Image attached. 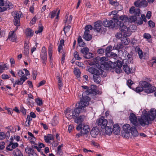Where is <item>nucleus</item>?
I'll return each instance as SVG.
<instances>
[{
    "label": "nucleus",
    "mask_w": 156,
    "mask_h": 156,
    "mask_svg": "<svg viewBox=\"0 0 156 156\" xmlns=\"http://www.w3.org/2000/svg\"><path fill=\"white\" fill-rule=\"evenodd\" d=\"M123 130L122 131V135L125 137H127L131 133L132 136L136 137L138 135V132L135 126L130 127L129 124H126L122 127Z\"/></svg>",
    "instance_id": "f257e3e1"
},
{
    "label": "nucleus",
    "mask_w": 156,
    "mask_h": 156,
    "mask_svg": "<svg viewBox=\"0 0 156 156\" xmlns=\"http://www.w3.org/2000/svg\"><path fill=\"white\" fill-rule=\"evenodd\" d=\"M30 75L29 71L26 69L18 70L17 75L20 78L17 80L16 83L18 84H23L28 79L27 76Z\"/></svg>",
    "instance_id": "f03ea898"
},
{
    "label": "nucleus",
    "mask_w": 156,
    "mask_h": 156,
    "mask_svg": "<svg viewBox=\"0 0 156 156\" xmlns=\"http://www.w3.org/2000/svg\"><path fill=\"white\" fill-rule=\"evenodd\" d=\"M149 118L146 113L144 115H141L140 118H138V126H141L144 127L146 125H148L151 123L152 121Z\"/></svg>",
    "instance_id": "7ed1b4c3"
},
{
    "label": "nucleus",
    "mask_w": 156,
    "mask_h": 156,
    "mask_svg": "<svg viewBox=\"0 0 156 156\" xmlns=\"http://www.w3.org/2000/svg\"><path fill=\"white\" fill-rule=\"evenodd\" d=\"M117 25L122 32L124 33L123 34L127 36H129L131 34L130 29L124 25L123 22H117Z\"/></svg>",
    "instance_id": "20e7f679"
},
{
    "label": "nucleus",
    "mask_w": 156,
    "mask_h": 156,
    "mask_svg": "<svg viewBox=\"0 0 156 156\" xmlns=\"http://www.w3.org/2000/svg\"><path fill=\"white\" fill-rule=\"evenodd\" d=\"M90 100V97L86 96L83 97V98L79 102L75 105V107H84L88 106L89 102Z\"/></svg>",
    "instance_id": "39448f33"
},
{
    "label": "nucleus",
    "mask_w": 156,
    "mask_h": 156,
    "mask_svg": "<svg viewBox=\"0 0 156 156\" xmlns=\"http://www.w3.org/2000/svg\"><path fill=\"white\" fill-rule=\"evenodd\" d=\"M96 124L98 126H101L102 129H105L107 125H109L107 120L105 119L104 117L103 116L97 120Z\"/></svg>",
    "instance_id": "423d86ee"
},
{
    "label": "nucleus",
    "mask_w": 156,
    "mask_h": 156,
    "mask_svg": "<svg viewBox=\"0 0 156 156\" xmlns=\"http://www.w3.org/2000/svg\"><path fill=\"white\" fill-rule=\"evenodd\" d=\"M12 15L14 18V25L16 26H20V19L21 17V13L20 12L15 11L12 12Z\"/></svg>",
    "instance_id": "0eeeda50"
},
{
    "label": "nucleus",
    "mask_w": 156,
    "mask_h": 156,
    "mask_svg": "<svg viewBox=\"0 0 156 156\" xmlns=\"http://www.w3.org/2000/svg\"><path fill=\"white\" fill-rule=\"evenodd\" d=\"M76 129L78 131L80 130L83 134H87L89 131L90 129L89 126L88 125H83L82 124H79L76 127Z\"/></svg>",
    "instance_id": "6e6552de"
},
{
    "label": "nucleus",
    "mask_w": 156,
    "mask_h": 156,
    "mask_svg": "<svg viewBox=\"0 0 156 156\" xmlns=\"http://www.w3.org/2000/svg\"><path fill=\"white\" fill-rule=\"evenodd\" d=\"M129 119L131 123L135 127H138V118L136 115L133 113L131 112L129 117Z\"/></svg>",
    "instance_id": "1a4fd4ad"
},
{
    "label": "nucleus",
    "mask_w": 156,
    "mask_h": 156,
    "mask_svg": "<svg viewBox=\"0 0 156 156\" xmlns=\"http://www.w3.org/2000/svg\"><path fill=\"white\" fill-rule=\"evenodd\" d=\"M40 57L42 60V62L44 65L46 64V61L47 59V52L46 49L45 47L43 46L42 47L40 54Z\"/></svg>",
    "instance_id": "9d476101"
},
{
    "label": "nucleus",
    "mask_w": 156,
    "mask_h": 156,
    "mask_svg": "<svg viewBox=\"0 0 156 156\" xmlns=\"http://www.w3.org/2000/svg\"><path fill=\"white\" fill-rule=\"evenodd\" d=\"M84 93H85L87 95L90 94L93 96H95L98 94L96 86L94 85L91 86L90 88L85 91Z\"/></svg>",
    "instance_id": "9b49d317"
},
{
    "label": "nucleus",
    "mask_w": 156,
    "mask_h": 156,
    "mask_svg": "<svg viewBox=\"0 0 156 156\" xmlns=\"http://www.w3.org/2000/svg\"><path fill=\"white\" fill-rule=\"evenodd\" d=\"M31 146L32 147L37 150L38 152H40L41 150V148L45 147L44 144L42 143H37L35 141H31Z\"/></svg>",
    "instance_id": "f8f14e48"
},
{
    "label": "nucleus",
    "mask_w": 156,
    "mask_h": 156,
    "mask_svg": "<svg viewBox=\"0 0 156 156\" xmlns=\"http://www.w3.org/2000/svg\"><path fill=\"white\" fill-rule=\"evenodd\" d=\"M109 121V125H107L105 128V133L107 134L110 135L113 132V130L112 126L113 125L114 122L111 119Z\"/></svg>",
    "instance_id": "ddd939ff"
},
{
    "label": "nucleus",
    "mask_w": 156,
    "mask_h": 156,
    "mask_svg": "<svg viewBox=\"0 0 156 156\" xmlns=\"http://www.w3.org/2000/svg\"><path fill=\"white\" fill-rule=\"evenodd\" d=\"M11 141H10L8 145L6 147V149L8 151H12L13 149L15 148L18 146L19 144L17 143H13V139L12 137L11 139Z\"/></svg>",
    "instance_id": "4468645a"
},
{
    "label": "nucleus",
    "mask_w": 156,
    "mask_h": 156,
    "mask_svg": "<svg viewBox=\"0 0 156 156\" xmlns=\"http://www.w3.org/2000/svg\"><path fill=\"white\" fill-rule=\"evenodd\" d=\"M8 39L13 42H16L18 40L17 36L14 31H10L8 36Z\"/></svg>",
    "instance_id": "2eb2a0df"
},
{
    "label": "nucleus",
    "mask_w": 156,
    "mask_h": 156,
    "mask_svg": "<svg viewBox=\"0 0 156 156\" xmlns=\"http://www.w3.org/2000/svg\"><path fill=\"white\" fill-rule=\"evenodd\" d=\"M151 121L153 120L156 117V110L154 108H152L148 113H146Z\"/></svg>",
    "instance_id": "dca6fc26"
},
{
    "label": "nucleus",
    "mask_w": 156,
    "mask_h": 156,
    "mask_svg": "<svg viewBox=\"0 0 156 156\" xmlns=\"http://www.w3.org/2000/svg\"><path fill=\"white\" fill-rule=\"evenodd\" d=\"M34 149L32 147V146L30 147H27L25 149V151L28 154V156H37L34 150Z\"/></svg>",
    "instance_id": "f3484780"
},
{
    "label": "nucleus",
    "mask_w": 156,
    "mask_h": 156,
    "mask_svg": "<svg viewBox=\"0 0 156 156\" xmlns=\"http://www.w3.org/2000/svg\"><path fill=\"white\" fill-rule=\"evenodd\" d=\"M102 24L105 27L113 28L114 25V23L112 20L106 19L104 20Z\"/></svg>",
    "instance_id": "a211bd4d"
},
{
    "label": "nucleus",
    "mask_w": 156,
    "mask_h": 156,
    "mask_svg": "<svg viewBox=\"0 0 156 156\" xmlns=\"http://www.w3.org/2000/svg\"><path fill=\"white\" fill-rule=\"evenodd\" d=\"M134 5L137 7H146L147 6V3L145 1L137 0L134 3Z\"/></svg>",
    "instance_id": "6ab92c4d"
},
{
    "label": "nucleus",
    "mask_w": 156,
    "mask_h": 156,
    "mask_svg": "<svg viewBox=\"0 0 156 156\" xmlns=\"http://www.w3.org/2000/svg\"><path fill=\"white\" fill-rule=\"evenodd\" d=\"M83 110V108H75L72 112V117L73 119L78 116L80 113Z\"/></svg>",
    "instance_id": "aec40b11"
},
{
    "label": "nucleus",
    "mask_w": 156,
    "mask_h": 156,
    "mask_svg": "<svg viewBox=\"0 0 156 156\" xmlns=\"http://www.w3.org/2000/svg\"><path fill=\"white\" fill-rule=\"evenodd\" d=\"M102 23L100 21H98L94 23V29L98 32H100L102 30Z\"/></svg>",
    "instance_id": "412c9836"
},
{
    "label": "nucleus",
    "mask_w": 156,
    "mask_h": 156,
    "mask_svg": "<svg viewBox=\"0 0 156 156\" xmlns=\"http://www.w3.org/2000/svg\"><path fill=\"white\" fill-rule=\"evenodd\" d=\"M145 89L144 92L147 94H150L154 92L156 90V87L150 84V85Z\"/></svg>",
    "instance_id": "4be33fe9"
},
{
    "label": "nucleus",
    "mask_w": 156,
    "mask_h": 156,
    "mask_svg": "<svg viewBox=\"0 0 156 156\" xmlns=\"http://www.w3.org/2000/svg\"><path fill=\"white\" fill-rule=\"evenodd\" d=\"M99 133V129L97 127H94L90 132V134L91 136L95 138L98 134Z\"/></svg>",
    "instance_id": "5701e85b"
},
{
    "label": "nucleus",
    "mask_w": 156,
    "mask_h": 156,
    "mask_svg": "<svg viewBox=\"0 0 156 156\" xmlns=\"http://www.w3.org/2000/svg\"><path fill=\"white\" fill-rule=\"evenodd\" d=\"M52 44H50L48 48V54L50 59V63H52L53 61L52 58Z\"/></svg>",
    "instance_id": "b1692460"
},
{
    "label": "nucleus",
    "mask_w": 156,
    "mask_h": 156,
    "mask_svg": "<svg viewBox=\"0 0 156 156\" xmlns=\"http://www.w3.org/2000/svg\"><path fill=\"white\" fill-rule=\"evenodd\" d=\"M123 69L125 73L127 74H129L130 73H133L135 71L134 69L130 68L127 65H123Z\"/></svg>",
    "instance_id": "393cba45"
},
{
    "label": "nucleus",
    "mask_w": 156,
    "mask_h": 156,
    "mask_svg": "<svg viewBox=\"0 0 156 156\" xmlns=\"http://www.w3.org/2000/svg\"><path fill=\"white\" fill-rule=\"evenodd\" d=\"M135 51L138 53L139 57L141 59L144 58L145 56L144 53L140 49L139 46H137L136 47Z\"/></svg>",
    "instance_id": "a878e982"
},
{
    "label": "nucleus",
    "mask_w": 156,
    "mask_h": 156,
    "mask_svg": "<svg viewBox=\"0 0 156 156\" xmlns=\"http://www.w3.org/2000/svg\"><path fill=\"white\" fill-rule=\"evenodd\" d=\"M85 116L83 115H80L73 118L74 122L77 124H82V123L83 122Z\"/></svg>",
    "instance_id": "bb28decb"
},
{
    "label": "nucleus",
    "mask_w": 156,
    "mask_h": 156,
    "mask_svg": "<svg viewBox=\"0 0 156 156\" xmlns=\"http://www.w3.org/2000/svg\"><path fill=\"white\" fill-rule=\"evenodd\" d=\"M113 132L114 134H118L120 132V128L118 124H116L113 126Z\"/></svg>",
    "instance_id": "cd10ccee"
},
{
    "label": "nucleus",
    "mask_w": 156,
    "mask_h": 156,
    "mask_svg": "<svg viewBox=\"0 0 156 156\" xmlns=\"http://www.w3.org/2000/svg\"><path fill=\"white\" fill-rule=\"evenodd\" d=\"M99 72L98 73L93 75V79L94 82L97 84H100L101 81V77L99 76Z\"/></svg>",
    "instance_id": "c85d7f7f"
},
{
    "label": "nucleus",
    "mask_w": 156,
    "mask_h": 156,
    "mask_svg": "<svg viewBox=\"0 0 156 156\" xmlns=\"http://www.w3.org/2000/svg\"><path fill=\"white\" fill-rule=\"evenodd\" d=\"M88 72L94 75L98 73L99 72L98 70L92 67L88 66L87 67Z\"/></svg>",
    "instance_id": "c756f323"
},
{
    "label": "nucleus",
    "mask_w": 156,
    "mask_h": 156,
    "mask_svg": "<svg viewBox=\"0 0 156 156\" xmlns=\"http://www.w3.org/2000/svg\"><path fill=\"white\" fill-rule=\"evenodd\" d=\"M83 37L86 41H89L91 39L92 36L90 34V32H89L85 31Z\"/></svg>",
    "instance_id": "7c9ffc66"
},
{
    "label": "nucleus",
    "mask_w": 156,
    "mask_h": 156,
    "mask_svg": "<svg viewBox=\"0 0 156 156\" xmlns=\"http://www.w3.org/2000/svg\"><path fill=\"white\" fill-rule=\"evenodd\" d=\"M66 20H64V23L65 25H67L71 23L73 18L72 16L71 15L69 16V17H68L67 14H66L65 17Z\"/></svg>",
    "instance_id": "2f4dec72"
},
{
    "label": "nucleus",
    "mask_w": 156,
    "mask_h": 156,
    "mask_svg": "<svg viewBox=\"0 0 156 156\" xmlns=\"http://www.w3.org/2000/svg\"><path fill=\"white\" fill-rule=\"evenodd\" d=\"M25 34L27 37H31L34 35V32L30 28H28L26 29Z\"/></svg>",
    "instance_id": "473e14b6"
},
{
    "label": "nucleus",
    "mask_w": 156,
    "mask_h": 156,
    "mask_svg": "<svg viewBox=\"0 0 156 156\" xmlns=\"http://www.w3.org/2000/svg\"><path fill=\"white\" fill-rule=\"evenodd\" d=\"M29 45L28 44L25 42L24 44L23 53L26 55H28L29 53Z\"/></svg>",
    "instance_id": "72a5a7b5"
},
{
    "label": "nucleus",
    "mask_w": 156,
    "mask_h": 156,
    "mask_svg": "<svg viewBox=\"0 0 156 156\" xmlns=\"http://www.w3.org/2000/svg\"><path fill=\"white\" fill-rule=\"evenodd\" d=\"M4 6L6 8V9H11L13 7V4L9 1H6L5 2Z\"/></svg>",
    "instance_id": "f704fd0d"
},
{
    "label": "nucleus",
    "mask_w": 156,
    "mask_h": 156,
    "mask_svg": "<svg viewBox=\"0 0 156 156\" xmlns=\"http://www.w3.org/2000/svg\"><path fill=\"white\" fill-rule=\"evenodd\" d=\"M140 84L143 88H147L150 85V83L146 81H142L140 82Z\"/></svg>",
    "instance_id": "c9c22d12"
},
{
    "label": "nucleus",
    "mask_w": 156,
    "mask_h": 156,
    "mask_svg": "<svg viewBox=\"0 0 156 156\" xmlns=\"http://www.w3.org/2000/svg\"><path fill=\"white\" fill-rule=\"evenodd\" d=\"M9 67V65L7 64H5L3 65H0V74L3 72L5 69H8Z\"/></svg>",
    "instance_id": "e433bc0d"
},
{
    "label": "nucleus",
    "mask_w": 156,
    "mask_h": 156,
    "mask_svg": "<svg viewBox=\"0 0 156 156\" xmlns=\"http://www.w3.org/2000/svg\"><path fill=\"white\" fill-rule=\"evenodd\" d=\"M58 118L56 116H54L52 120L51 124L52 126H55L58 123Z\"/></svg>",
    "instance_id": "4c0bfd02"
},
{
    "label": "nucleus",
    "mask_w": 156,
    "mask_h": 156,
    "mask_svg": "<svg viewBox=\"0 0 156 156\" xmlns=\"http://www.w3.org/2000/svg\"><path fill=\"white\" fill-rule=\"evenodd\" d=\"M122 43L125 45H128L129 43V38L126 37H122L121 38Z\"/></svg>",
    "instance_id": "58836bf2"
},
{
    "label": "nucleus",
    "mask_w": 156,
    "mask_h": 156,
    "mask_svg": "<svg viewBox=\"0 0 156 156\" xmlns=\"http://www.w3.org/2000/svg\"><path fill=\"white\" fill-rule=\"evenodd\" d=\"M35 102L37 105L40 106H41L43 103L42 99L39 98H37L35 99Z\"/></svg>",
    "instance_id": "ea45409f"
},
{
    "label": "nucleus",
    "mask_w": 156,
    "mask_h": 156,
    "mask_svg": "<svg viewBox=\"0 0 156 156\" xmlns=\"http://www.w3.org/2000/svg\"><path fill=\"white\" fill-rule=\"evenodd\" d=\"M112 47L111 46H109L107 47L105 50L106 52V56H109V54L111 52H110L112 50Z\"/></svg>",
    "instance_id": "a19ab883"
},
{
    "label": "nucleus",
    "mask_w": 156,
    "mask_h": 156,
    "mask_svg": "<svg viewBox=\"0 0 156 156\" xmlns=\"http://www.w3.org/2000/svg\"><path fill=\"white\" fill-rule=\"evenodd\" d=\"M145 89L143 88L141 86L140 87H136L135 89L134 90L137 93L139 94L144 91V92Z\"/></svg>",
    "instance_id": "79ce46f5"
},
{
    "label": "nucleus",
    "mask_w": 156,
    "mask_h": 156,
    "mask_svg": "<svg viewBox=\"0 0 156 156\" xmlns=\"http://www.w3.org/2000/svg\"><path fill=\"white\" fill-rule=\"evenodd\" d=\"M28 134L30 137H29L28 138L30 140V143L31 144V141H35L36 140V139L33 134L31 133L28 132Z\"/></svg>",
    "instance_id": "37998d69"
},
{
    "label": "nucleus",
    "mask_w": 156,
    "mask_h": 156,
    "mask_svg": "<svg viewBox=\"0 0 156 156\" xmlns=\"http://www.w3.org/2000/svg\"><path fill=\"white\" fill-rule=\"evenodd\" d=\"M32 121V118H30V117L29 116H27V120L26 121V122H27V124H26V126L29 127L30 126V125L31 123V122Z\"/></svg>",
    "instance_id": "c03bdc74"
},
{
    "label": "nucleus",
    "mask_w": 156,
    "mask_h": 156,
    "mask_svg": "<svg viewBox=\"0 0 156 156\" xmlns=\"http://www.w3.org/2000/svg\"><path fill=\"white\" fill-rule=\"evenodd\" d=\"M123 47V45L121 43L115 44L113 47V48L116 50H118Z\"/></svg>",
    "instance_id": "a18cd8bd"
},
{
    "label": "nucleus",
    "mask_w": 156,
    "mask_h": 156,
    "mask_svg": "<svg viewBox=\"0 0 156 156\" xmlns=\"http://www.w3.org/2000/svg\"><path fill=\"white\" fill-rule=\"evenodd\" d=\"M74 73L77 77H79L81 74L80 70L79 69L75 68L74 69Z\"/></svg>",
    "instance_id": "49530a36"
},
{
    "label": "nucleus",
    "mask_w": 156,
    "mask_h": 156,
    "mask_svg": "<svg viewBox=\"0 0 156 156\" xmlns=\"http://www.w3.org/2000/svg\"><path fill=\"white\" fill-rule=\"evenodd\" d=\"M65 25V26L64 27L63 29V31L64 32L65 34H66V33L68 32L70 30L71 26L69 25Z\"/></svg>",
    "instance_id": "de8ad7c7"
},
{
    "label": "nucleus",
    "mask_w": 156,
    "mask_h": 156,
    "mask_svg": "<svg viewBox=\"0 0 156 156\" xmlns=\"http://www.w3.org/2000/svg\"><path fill=\"white\" fill-rule=\"evenodd\" d=\"M78 42L79 45L80 46H83L85 44L83 42V40L80 37H78Z\"/></svg>",
    "instance_id": "09e8293b"
},
{
    "label": "nucleus",
    "mask_w": 156,
    "mask_h": 156,
    "mask_svg": "<svg viewBox=\"0 0 156 156\" xmlns=\"http://www.w3.org/2000/svg\"><path fill=\"white\" fill-rule=\"evenodd\" d=\"M119 20L124 22H127L128 20V18L125 16H121L119 17Z\"/></svg>",
    "instance_id": "8fccbe9b"
},
{
    "label": "nucleus",
    "mask_w": 156,
    "mask_h": 156,
    "mask_svg": "<svg viewBox=\"0 0 156 156\" xmlns=\"http://www.w3.org/2000/svg\"><path fill=\"white\" fill-rule=\"evenodd\" d=\"M134 83L133 82V81L131 80H128L126 82V84L128 87L133 90H134V89L132 88L131 86Z\"/></svg>",
    "instance_id": "3c124183"
},
{
    "label": "nucleus",
    "mask_w": 156,
    "mask_h": 156,
    "mask_svg": "<svg viewBox=\"0 0 156 156\" xmlns=\"http://www.w3.org/2000/svg\"><path fill=\"white\" fill-rule=\"evenodd\" d=\"M74 57L76 59L80 60L81 59V58L80 57L78 52L76 51H75L73 53Z\"/></svg>",
    "instance_id": "603ef678"
},
{
    "label": "nucleus",
    "mask_w": 156,
    "mask_h": 156,
    "mask_svg": "<svg viewBox=\"0 0 156 156\" xmlns=\"http://www.w3.org/2000/svg\"><path fill=\"white\" fill-rule=\"evenodd\" d=\"M107 57H111L116 59L117 58V55L114 52H111L109 54V56H106Z\"/></svg>",
    "instance_id": "864d4df0"
},
{
    "label": "nucleus",
    "mask_w": 156,
    "mask_h": 156,
    "mask_svg": "<svg viewBox=\"0 0 156 156\" xmlns=\"http://www.w3.org/2000/svg\"><path fill=\"white\" fill-rule=\"evenodd\" d=\"M96 60L95 58H93L90 61L88 62L90 66H92L97 64Z\"/></svg>",
    "instance_id": "5fc2aeb1"
},
{
    "label": "nucleus",
    "mask_w": 156,
    "mask_h": 156,
    "mask_svg": "<svg viewBox=\"0 0 156 156\" xmlns=\"http://www.w3.org/2000/svg\"><path fill=\"white\" fill-rule=\"evenodd\" d=\"M89 51V49L87 47H84L81 49V52L85 55L86 53H87Z\"/></svg>",
    "instance_id": "6e6d98bb"
},
{
    "label": "nucleus",
    "mask_w": 156,
    "mask_h": 156,
    "mask_svg": "<svg viewBox=\"0 0 156 156\" xmlns=\"http://www.w3.org/2000/svg\"><path fill=\"white\" fill-rule=\"evenodd\" d=\"M84 57L86 58H90L93 57V54L91 53L88 52L84 55Z\"/></svg>",
    "instance_id": "4d7b16f0"
},
{
    "label": "nucleus",
    "mask_w": 156,
    "mask_h": 156,
    "mask_svg": "<svg viewBox=\"0 0 156 156\" xmlns=\"http://www.w3.org/2000/svg\"><path fill=\"white\" fill-rule=\"evenodd\" d=\"M93 28L90 25H88L86 26L85 28V31H88L90 32V30Z\"/></svg>",
    "instance_id": "13d9d810"
},
{
    "label": "nucleus",
    "mask_w": 156,
    "mask_h": 156,
    "mask_svg": "<svg viewBox=\"0 0 156 156\" xmlns=\"http://www.w3.org/2000/svg\"><path fill=\"white\" fill-rule=\"evenodd\" d=\"M143 37L144 38L147 40L150 39L151 37V35L147 33H144L143 35Z\"/></svg>",
    "instance_id": "bf43d9fd"
},
{
    "label": "nucleus",
    "mask_w": 156,
    "mask_h": 156,
    "mask_svg": "<svg viewBox=\"0 0 156 156\" xmlns=\"http://www.w3.org/2000/svg\"><path fill=\"white\" fill-rule=\"evenodd\" d=\"M136 16H134L130 17L129 20L131 22H134L136 21L137 20Z\"/></svg>",
    "instance_id": "052dcab7"
},
{
    "label": "nucleus",
    "mask_w": 156,
    "mask_h": 156,
    "mask_svg": "<svg viewBox=\"0 0 156 156\" xmlns=\"http://www.w3.org/2000/svg\"><path fill=\"white\" fill-rule=\"evenodd\" d=\"M140 14V9L139 8L136 9V11L134 12V13H133V14L135 16H139V15Z\"/></svg>",
    "instance_id": "680f3d73"
},
{
    "label": "nucleus",
    "mask_w": 156,
    "mask_h": 156,
    "mask_svg": "<svg viewBox=\"0 0 156 156\" xmlns=\"http://www.w3.org/2000/svg\"><path fill=\"white\" fill-rule=\"evenodd\" d=\"M121 68V67L116 66L115 68V71L116 73H121L122 72V70Z\"/></svg>",
    "instance_id": "e2e57ef3"
},
{
    "label": "nucleus",
    "mask_w": 156,
    "mask_h": 156,
    "mask_svg": "<svg viewBox=\"0 0 156 156\" xmlns=\"http://www.w3.org/2000/svg\"><path fill=\"white\" fill-rule=\"evenodd\" d=\"M148 24L151 27L153 28L155 26L154 23L151 20L149 21L148 22Z\"/></svg>",
    "instance_id": "0e129e2a"
},
{
    "label": "nucleus",
    "mask_w": 156,
    "mask_h": 156,
    "mask_svg": "<svg viewBox=\"0 0 156 156\" xmlns=\"http://www.w3.org/2000/svg\"><path fill=\"white\" fill-rule=\"evenodd\" d=\"M56 11L54 10L52 11L50 13L49 15L51 16L50 17L51 19H52L55 17L56 15Z\"/></svg>",
    "instance_id": "69168bd1"
},
{
    "label": "nucleus",
    "mask_w": 156,
    "mask_h": 156,
    "mask_svg": "<svg viewBox=\"0 0 156 156\" xmlns=\"http://www.w3.org/2000/svg\"><path fill=\"white\" fill-rule=\"evenodd\" d=\"M136 9L133 6L131 7L129 9V12L131 14H133L134 12L136 11Z\"/></svg>",
    "instance_id": "338daca9"
},
{
    "label": "nucleus",
    "mask_w": 156,
    "mask_h": 156,
    "mask_svg": "<svg viewBox=\"0 0 156 156\" xmlns=\"http://www.w3.org/2000/svg\"><path fill=\"white\" fill-rule=\"evenodd\" d=\"M43 30V27L42 26L41 27H39L38 28V30H36L35 32V33L36 34H37L39 33H40Z\"/></svg>",
    "instance_id": "774afa93"
}]
</instances>
